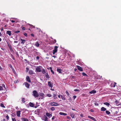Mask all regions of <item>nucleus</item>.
<instances>
[{"mask_svg": "<svg viewBox=\"0 0 121 121\" xmlns=\"http://www.w3.org/2000/svg\"><path fill=\"white\" fill-rule=\"evenodd\" d=\"M33 95L35 98L38 97L39 96V94L36 91L34 90L33 91Z\"/></svg>", "mask_w": 121, "mask_h": 121, "instance_id": "nucleus-1", "label": "nucleus"}, {"mask_svg": "<svg viewBox=\"0 0 121 121\" xmlns=\"http://www.w3.org/2000/svg\"><path fill=\"white\" fill-rule=\"evenodd\" d=\"M50 104L52 106H57L59 105V104L57 103L54 102H51L50 103Z\"/></svg>", "mask_w": 121, "mask_h": 121, "instance_id": "nucleus-2", "label": "nucleus"}, {"mask_svg": "<svg viewBox=\"0 0 121 121\" xmlns=\"http://www.w3.org/2000/svg\"><path fill=\"white\" fill-rule=\"evenodd\" d=\"M25 85V86L27 87V88H29V86L30 85V84H29L27 82H25L24 83L23 85Z\"/></svg>", "mask_w": 121, "mask_h": 121, "instance_id": "nucleus-3", "label": "nucleus"}, {"mask_svg": "<svg viewBox=\"0 0 121 121\" xmlns=\"http://www.w3.org/2000/svg\"><path fill=\"white\" fill-rule=\"evenodd\" d=\"M40 67H41V66H37V68L36 69V71L37 72H40L41 71V68Z\"/></svg>", "mask_w": 121, "mask_h": 121, "instance_id": "nucleus-4", "label": "nucleus"}, {"mask_svg": "<svg viewBox=\"0 0 121 121\" xmlns=\"http://www.w3.org/2000/svg\"><path fill=\"white\" fill-rule=\"evenodd\" d=\"M77 67L78 69L80 71H83V69L82 67H81L79 66L78 65L77 66Z\"/></svg>", "mask_w": 121, "mask_h": 121, "instance_id": "nucleus-5", "label": "nucleus"}, {"mask_svg": "<svg viewBox=\"0 0 121 121\" xmlns=\"http://www.w3.org/2000/svg\"><path fill=\"white\" fill-rule=\"evenodd\" d=\"M26 79L27 81L28 82H30L31 81H30V78H29V77L28 76H26Z\"/></svg>", "mask_w": 121, "mask_h": 121, "instance_id": "nucleus-6", "label": "nucleus"}, {"mask_svg": "<svg viewBox=\"0 0 121 121\" xmlns=\"http://www.w3.org/2000/svg\"><path fill=\"white\" fill-rule=\"evenodd\" d=\"M48 86L51 88H52L53 87V86L52 85L50 81L48 82Z\"/></svg>", "mask_w": 121, "mask_h": 121, "instance_id": "nucleus-7", "label": "nucleus"}, {"mask_svg": "<svg viewBox=\"0 0 121 121\" xmlns=\"http://www.w3.org/2000/svg\"><path fill=\"white\" fill-rule=\"evenodd\" d=\"M20 111H19L17 112V117H20Z\"/></svg>", "mask_w": 121, "mask_h": 121, "instance_id": "nucleus-8", "label": "nucleus"}, {"mask_svg": "<svg viewBox=\"0 0 121 121\" xmlns=\"http://www.w3.org/2000/svg\"><path fill=\"white\" fill-rule=\"evenodd\" d=\"M6 34H8L9 36H10L11 35V32L10 31L8 30L6 31Z\"/></svg>", "mask_w": 121, "mask_h": 121, "instance_id": "nucleus-9", "label": "nucleus"}, {"mask_svg": "<svg viewBox=\"0 0 121 121\" xmlns=\"http://www.w3.org/2000/svg\"><path fill=\"white\" fill-rule=\"evenodd\" d=\"M96 92V91L95 90H92L91 91H90L89 93L91 94H94Z\"/></svg>", "mask_w": 121, "mask_h": 121, "instance_id": "nucleus-10", "label": "nucleus"}, {"mask_svg": "<svg viewBox=\"0 0 121 121\" xmlns=\"http://www.w3.org/2000/svg\"><path fill=\"white\" fill-rule=\"evenodd\" d=\"M58 48L57 46H55L54 47V49L53 50V51H54L56 52L57 51V48Z\"/></svg>", "mask_w": 121, "mask_h": 121, "instance_id": "nucleus-11", "label": "nucleus"}, {"mask_svg": "<svg viewBox=\"0 0 121 121\" xmlns=\"http://www.w3.org/2000/svg\"><path fill=\"white\" fill-rule=\"evenodd\" d=\"M46 115L48 117H49L52 116V114L48 112H47L46 113Z\"/></svg>", "mask_w": 121, "mask_h": 121, "instance_id": "nucleus-12", "label": "nucleus"}, {"mask_svg": "<svg viewBox=\"0 0 121 121\" xmlns=\"http://www.w3.org/2000/svg\"><path fill=\"white\" fill-rule=\"evenodd\" d=\"M29 105L31 107H34V104L32 103H31V102H30L29 103Z\"/></svg>", "mask_w": 121, "mask_h": 121, "instance_id": "nucleus-13", "label": "nucleus"}, {"mask_svg": "<svg viewBox=\"0 0 121 121\" xmlns=\"http://www.w3.org/2000/svg\"><path fill=\"white\" fill-rule=\"evenodd\" d=\"M45 77L47 78L48 79L50 78V76L48 73H45Z\"/></svg>", "mask_w": 121, "mask_h": 121, "instance_id": "nucleus-14", "label": "nucleus"}, {"mask_svg": "<svg viewBox=\"0 0 121 121\" xmlns=\"http://www.w3.org/2000/svg\"><path fill=\"white\" fill-rule=\"evenodd\" d=\"M106 110V109L104 107H102L101 109V111H104Z\"/></svg>", "mask_w": 121, "mask_h": 121, "instance_id": "nucleus-15", "label": "nucleus"}, {"mask_svg": "<svg viewBox=\"0 0 121 121\" xmlns=\"http://www.w3.org/2000/svg\"><path fill=\"white\" fill-rule=\"evenodd\" d=\"M21 120L23 121H29L28 119L25 118H21Z\"/></svg>", "mask_w": 121, "mask_h": 121, "instance_id": "nucleus-16", "label": "nucleus"}, {"mask_svg": "<svg viewBox=\"0 0 121 121\" xmlns=\"http://www.w3.org/2000/svg\"><path fill=\"white\" fill-rule=\"evenodd\" d=\"M35 45L37 47H39V44L38 42H37L35 43Z\"/></svg>", "mask_w": 121, "mask_h": 121, "instance_id": "nucleus-17", "label": "nucleus"}, {"mask_svg": "<svg viewBox=\"0 0 121 121\" xmlns=\"http://www.w3.org/2000/svg\"><path fill=\"white\" fill-rule=\"evenodd\" d=\"M20 39L22 41L21 43L22 44H24L25 43V42L26 41V40H25L23 39Z\"/></svg>", "mask_w": 121, "mask_h": 121, "instance_id": "nucleus-18", "label": "nucleus"}, {"mask_svg": "<svg viewBox=\"0 0 121 121\" xmlns=\"http://www.w3.org/2000/svg\"><path fill=\"white\" fill-rule=\"evenodd\" d=\"M39 95L40 96H41L42 97H44V94L43 93H40Z\"/></svg>", "mask_w": 121, "mask_h": 121, "instance_id": "nucleus-19", "label": "nucleus"}, {"mask_svg": "<svg viewBox=\"0 0 121 121\" xmlns=\"http://www.w3.org/2000/svg\"><path fill=\"white\" fill-rule=\"evenodd\" d=\"M104 105H107L108 107H109V105H110V104L108 102H105L104 103Z\"/></svg>", "mask_w": 121, "mask_h": 121, "instance_id": "nucleus-20", "label": "nucleus"}, {"mask_svg": "<svg viewBox=\"0 0 121 121\" xmlns=\"http://www.w3.org/2000/svg\"><path fill=\"white\" fill-rule=\"evenodd\" d=\"M59 114L61 115H63L64 116H65L67 115V114L62 112H60L59 113Z\"/></svg>", "mask_w": 121, "mask_h": 121, "instance_id": "nucleus-21", "label": "nucleus"}, {"mask_svg": "<svg viewBox=\"0 0 121 121\" xmlns=\"http://www.w3.org/2000/svg\"><path fill=\"white\" fill-rule=\"evenodd\" d=\"M56 93L53 94L54 98V99H56L57 98V97H56Z\"/></svg>", "mask_w": 121, "mask_h": 121, "instance_id": "nucleus-22", "label": "nucleus"}, {"mask_svg": "<svg viewBox=\"0 0 121 121\" xmlns=\"http://www.w3.org/2000/svg\"><path fill=\"white\" fill-rule=\"evenodd\" d=\"M57 70L58 72L60 73H61L62 70L58 68L57 69Z\"/></svg>", "mask_w": 121, "mask_h": 121, "instance_id": "nucleus-23", "label": "nucleus"}, {"mask_svg": "<svg viewBox=\"0 0 121 121\" xmlns=\"http://www.w3.org/2000/svg\"><path fill=\"white\" fill-rule=\"evenodd\" d=\"M29 73L30 74H33V71L32 70H30Z\"/></svg>", "mask_w": 121, "mask_h": 121, "instance_id": "nucleus-24", "label": "nucleus"}, {"mask_svg": "<svg viewBox=\"0 0 121 121\" xmlns=\"http://www.w3.org/2000/svg\"><path fill=\"white\" fill-rule=\"evenodd\" d=\"M45 116L44 121H48V117Z\"/></svg>", "mask_w": 121, "mask_h": 121, "instance_id": "nucleus-25", "label": "nucleus"}, {"mask_svg": "<svg viewBox=\"0 0 121 121\" xmlns=\"http://www.w3.org/2000/svg\"><path fill=\"white\" fill-rule=\"evenodd\" d=\"M61 98L63 100H65V96H63L62 95H61Z\"/></svg>", "mask_w": 121, "mask_h": 121, "instance_id": "nucleus-26", "label": "nucleus"}, {"mask_svg": "<svg viewBox=\"0 0 121 121\" xmlns=\"http://www.w3.org/2000/svg\"><path fill=\"white\" fill-rule=\"evenodd\" d=\"M22 101L23 103H24L26 102L25 101V99L24 98H22Z\"/></svg>", "mask_w": 121, "mask_h": 121, "instance_id": "nucleus-27", "label": "nucleus"}, {"mask_svg": "<svg viewBox=\"0 0 121 121\" xmlns=\"http://www.w3.org/2000/svg\"><path fill=\"white\" fill-rule=\"evenodd\" d=\"M106 113L108 115H109L110 113V112L108 110L106 111Z\"/></svg>", "mask_w": 121, "mask_h": 121, "instance_id": "nucleus-28", "label": "nucleus"}, {"mask_svg": "<svg viewBox=\"0 0 121 121\" xmlns=\"http://www.w3.org/2000/svg\"><path fill=\"white\" fill-rule=\"evenodd\" d=\"M28 24L31 27H32V28H35V27L34 26L32 25H31V24Z\"/></svg>", "mask_w": 121, "mask_h": 121, "instance_id": "nucleus-29", "label": "nucleus"}, {"mask_svg": "<svg viewBox=\"0 0 121 121\" xmlns=\"http://www.w3.org/2000/svg\"><path fill=\"white\" fill-rule=\"evenodd\" d=\"M50 69L51 70V71L52 73V74H54V73L52 69V68H50Z\"/></svg>", "mask_w": 121, "mask_h": 121, "instance_id": "nucleus-30", "label": "nucleus"}, {"mask_svg": "<svg viewBox=\"0 0 121 121\" xmlns=\"http://www.w3.org/2000/svg\"><path fill=\"white\" fill-rule=\"evenodd\" d=\"M42 73L43 74H44L46 72L45 70L44 69H42L41 71Z\"/></svg>", "mask_w": 121, "mask_h": 121, "instance_id": "nucleus-31", "label": "nucleus"}, {"mask_svg": "<svg viewBox=\"0 0 121 121\" xmlns=\"http://www.w3.org/2000/svg\"><path fill=\"white\" fill-rule=\"evenodd\" d=\"M70 115L72 118H74V116L73 113H72Z\"/></svg>", "mask_w": 121, "mask_h": 121, "instance_id": "nucleus-32", "label": "nucleus"}, {"mask_svg": "<svg viewBox=\"0 0 121 121\" xmlns=\"http://www.w3.org/2000/svg\"><path fill=\"white\" fill-rule=\"evenodd\" d=\"M14 32L15 33H18L19 32H20V31L19 30H14Z\"/></svg>", "mask_w": 121, "mask_h": 121, "instance_id": "nucleus-33", "label": "nucleus"}, {"mask_svg": "<svg viewBox=\"0 0 121 121\" xmlns=\"http://www.w3.org/2000/svg\"><path fill=\"white\" fill-rule=\"evenodd\" d=\"M82 75L83 76H86L87 77L88 76L87 75L86 73H84V72L82 73Z\"/></svg>", "mask_w": 121, "mask_h": 121, "instance_id": "nucleus-34", "label": "nucleus"}, {"mask_svg": "<svg viewBox=\"0 0 121 121\" xmlns=\"http://www.w3.org/2000/svg\"><path fill=\"white\" fill-rule=\"evenodd\" d=\"M55 109V108L53 107H52L50 108L51 110L52 111H54Z\"/></svg>", "mask_w": 121, "mask_h": 121, "instance_id": "nucleus-35", "label": "nucleus"}, {"mask_svg": "<svg viewBox=\"0 0 121 121\" xmlns=\"http://www.w3.org/2000/svg\"><path fill=\"white\" fill-rule=\"evenodd\" d=\"M94 104H95V106H98L99 105L96 102H95L94 103Z\"/></svg>", "mask_w": 121, "mask_h": 121, "instance_id": "nucleus-36", "label": "nucleus"}, {"mask_svg": "<svg viewBox=\"0 0 121 121\" xmlns=\"http://www.w3.org/2000/svg\"><path fill=\"white\" fill-rule=\"evenodd\" d=\"M0 106L4 108H5V106H4V104L2 103L1 104Z\"/></svg>", "mask_w": 121, "mask_h": 121, "instance_id": "nucleus-37", "label": "nucleus"}, {"mask_svg": "<svg viewBox=\"0 0 121 121\" xmlns=\"http://www.w3.org/2000/svg\"><path fill=\"white\" fill-rule=\"evenodd\" d=\"M11 58H12L14 60H15V59L14 58V57L13 56V55L12 54H11Z\"/></svg>", "mask_w": 121, "mask_h": 121, "instance_id": "nucleus-38", "label": "nucleus"}, {"mask_svg": "<svg viewBox=\"0 0 121 121\" xmlns=\"http://www.w3.org/2000/svg\"><path fill=\"white\" fill-rule=\"evenodd\" d=\"M47 96L49 97H51L52 96V95L50 94H47Z\"/></svg>", "mask_w": 121, "mask_h": 121, "instance_id": "nucleus-39", "label": "nucleus"}, {"mask_svg": "<svg viewBox=\"0 0 121 121\" xmlns=\"http://www.w3.org/2000/svg\"><path fill=\"white\" fill-rule=\"evenodd\" d=\"M74 91H78L79 92L80 91V90H78L77 89H74Z\"/></svg>", "mask_w": 121, "mask_h": 121, "instance_id": "nucleus-40", "label": "nucleus"}, {"mask_svg": "<svg viewBox=\"0 0 121 121\" xmlns=\"http://www.w3.org/2000/svg\"><path fill=\"white\" fill-rule=\"evenodd\" d=\"M3 90V87L1 86H0V91H2Z\"/></svg>", "mask_w": 121, "mask_h": 121, "instance_id": "nucleus-41", "label": "nucleus"}, {"mask_svg": "<svg viewBox=\"0 0 121 121\" xmlns=\"http://www.w3.org/2000/svg\"><path fill=\"white\" fill-rule=\"evenodd\" d=\"M66 94L68 96H69V94L68 92L67 91H66Z\"/></svg>", "mask_w": 121, "mask_h": 121, "instance_id": "nucleus-42", "label": "nucleus"}, {"mask_svg": "<svg viewBox=\"0 0 121 121\" xmlns=\"http://www.w3.org/2000/svg\"><path fill=\"white\" fill-rule=\"evenodd\" d=\"M12 121H17L16 119L15 118H12Z\"/></svg>", "mask_w": 121, "mask_h": 121, "instance_id": "nucleus-43", "label": "nucleus"}, {"mask_svg": "<svg viewBox=\"0 0 121 121\" xmlns=\"http://www.w3.org/2000/svg\"><path fill=\"white\" fill-rule=\"evenodd\" d=\"M77 97L76 95H74L73 97V100H74Z\"/></svg>", "mask_w": 121, "mask_h": 121, "instance_id": "nucleus-44", "label": "nucleus"}, {"mask_svg": "<svg viewBox=\"0 0 121 121\" xmlns=\"http://www.w3.org/2000/svg\"><path fill=\"white\" fill-rule=\"evenodd\" d=\"M9 67L11 68H13L12 66L10 64H9Z\"/></svg>", "mask_w": 121, "mask_h": 121, "instance_id": "nucleus-45", "label": "nucleus"}, {"mask_svg": "<svg viewBox=\"0 0 121 121\" xmlns=\"http://www.w3.org/2000/svg\"><path fill=\"white\" fill-rule=\"evenodd\" d=\"M6 118H7V120H9V117L8 115H7V116H6Z\"/></svg>", "mask_w": 121, "mask_h": 121, "instance_id": "nucleus-46", "label": "nucleus"}, {"mask_svg": "<svg viewBox=\"0 0 121 121\" xmlns=\"http://www.w3.org/2000/svg\"><path fill=\"white\" fill-rule=\"evenodd\" d=\"M36 59L37 60H38L39 59V56H37L36 57Z\"/></svg>", "mask_w": 121, "mask_h": 121, "instance_id": "nucleus-47", "label": "nucleus"}, {"mask_svg": "<svg viewBox=\"0 0 121 121\" xmlns=\"http://www.w3.org/2000/svg\"><path fill=\"white\" fill-rule=\"evenodd\" d=\"M8 46H9V48L10 49V50L11 49H12L11 47V46H9V44L8 43Z\"/></svg>", "mask_w": 121, "mask_h": 121, "instance_id": "nucleus-48", "label": "nucleus"}, {"mask_svg": "<svg viewBox=\"0 0 121 121\" xmlns=\"http://www.w3.org/2000/svg\"><path fill=\"white\" fill-rule=\"evenodd\" d=\"M29 70V69L27 67L26 68V71H27V72Z\"/></svg>", "mask_w": 121, "mask_h": 121, "instance_id": "nucleus-49", "label": "nucleus"}, {"mask_svg": "<svg viewBox=\"0 0 121 121\" xmlns=\"http://www.w3.org/2000/svg\"><path fill=\"white\" fill-rule=\"evenodd\" d=\"M80 116L81 117H83L84 116H83V114L82 113L80 115Z\"/></svg>", "mask_w": 121, "mask_h": 121, "instance_id": "nucleus-50", "label": "nucleus"}, {"mask_svg": "<svg viewBox=\"0 0 121 121\" xmlns=\"http://www.w3.org/2000/svg\"><path fill=\"white\" fill-rule=\"evenodd\" d=\"M88 118H90L91 119V118L92 117H91V116H88Z\"/></svg>", "mask_w": 121, "mask_h": 121, "instance_id": "nucleus-51", "label": "nucleus"}, {"mask_svg": "<svg viewBox=\"0 0 121 121\" xmlns=\"http://www.w3.org/2000/svg\"><path fill=\"white\" fill-rule=\"evenodd\" d=\"M10 20L11 21V22L12 23H14V22H15V21H14V20Z\"/></svg>", "mask_w": 121, "mask_h": 121, "instance_id": "nucleus-52", "label": "nucleus"}, {"mask_svg": "<svg viewBox=\"0 0 121 121\" xmlns=\"http://www.w3.org/2000/svg\"><path fill=\"white\" fill-rule=\"evenodd\" d=\"M114 83V84H113V87H115V85H116V83L115 82Z\"/></svg>", "mask_w": 121, "mask_h": 121, "instance_id": "nucleus-53", "label": "nucleus"}, {"mask_svg": "<svg viewBox=\"0 0 121 121\" xmlns=\"http://www.w3.org/2000/svg\"><path fill=\"white\" fill-rule=\"evenodd\" d=\"M55 118V117L54 116H53L52 117V120H53Z\"/></svg>", "mask_w": 121, "mask_h": 121, "instance_id": "nucleus-54", "label": "nucleus"}, {"mask_svg": "<svg viewBox=\"0 0 121 121\" xmlns=\"http://www.w3.org/2000/svg\"><path fill=\"white\" fill-rule=\"evenodd\" d=\"M121 116H120V117H118L117 118H118V120L119 121H120V118H121Z\"/></svg>", "mask_w": 121, "mask_h": 121, "instance_id": "nucleus-55", "label": "nucleus"}, {"mask_svg": "<svg viewBox=\"0 0 121 121\" xmlns=\"http://www.w3.org/2000/svg\"><path fill=\"white\" fill-rule=\"evenodd\" d=\"M90 111L91 112H94V110L92 109H91Z\"/></svg>", "mask_w": 121, "mask_h": 121, "instance_id": "nucleus-56", "label": "nucleus"}, {"mask_svg": "<svg viewBox=\"0 0 121 121\" xmlns=\"http://www.w3.org/2000/svg\"><path fill=\"white\" fill-rule=\"evenodd\" d=\"M17 81H18V80H16V81H14V83H17Z\"/></svg>", "mask_w": 121, "mask_h": 121, "instance_id": "nucleus-57", "label": "nucleus"}, {"mask_svg": "<svg viewBox=\"0 0 121 121\" xmlns=\"http://www.w3.org/2000/svg\"><path fill=\"white\" fill-rule=\"evenodd\" d=\"M24 35L26 36H27V34L26 33H24Z\"/></svg>", "mask_w": 121, "mask_h": 121, "instance_id": "nucleus-58", "label": "nucleus"}, {"mask_svg": "<svg viewBox=\"0 0 121 121\" xmlns=\"http://www.w3.org/2000/svg\"><path fill=\"white\" fill-rule=\"evenodd\" d=\"M31 35L32 36H33V37H34V35L33 34H31Z\"/></svg>", "mask_w": 121, "mask_h": 121, "instance_id": "nucleus-59", "label": "nucleus"}, {"mask_svg": "<svg viewBox=\"0 0 121 121\" xmlns=\"http://www.w3.org/2000/svg\"><path fill=\"white\" fill-rule=\"evenodd\" d=\"M22 29L23 30H26V29L25 27H23L22 28Z\"/></svg>", "mask_w": 121, "mask_h": 121, "instance_id": "nucleus-60", "label": "nucleus"}, {"mask_svg": "<svg viewBox=\"0 0 121 121\" xmlns=\"http://www.w3.org/2000/svg\"><path fill=\"white\" fill-rule=\"evenodd\" d=\"M115 102L116 103H119V102L118 101L116 100L115 101Z\"/></svg>", "mask_w": 121, "mask_h": 121, "instance_id": "nucleus-61", "label": "nucleus"}, {"mask_svg": "<svg viewBox=\"0 0 121 121\" xmlns=\"http://www.w3.org/2000/svg\"><path fill=\"white\" fill-rule=\"evenodd\" d=\"M53 54H54L56 52H54V51H53Z\"/></svg>", "mask_w": 121, "mask_h": 121, "instance_id": "nucleus-62", "label": "nucleus"}, {"mask_svg": "<svg viewBox=\"0 0 121 121\" xmlns=\"http://www.w3.org/2000/svg\"><path fill=\"white\" fill-rule=\"evenodd\" d=\"M93 120L94 121H97V120L94 118Z\"/></svg>", "mask_w": 121, "mask_h": 121, "instance_id": "nucleus-63", "label": "nucleus"}, {"mask_svg": "<svg viewBox=\"0 0 121 121\" xmlns=\"http://www.w3.org/2000/svg\"><path fill=\"white\" fill-rule=\"evenodd\" d=\"M5 121V119H4L3 120H1V121Z\"/></svg>", "mask_w": 121, "mask_h": 121, "instance_id": "nucleus-64", "label": "nucleus"}]
</instances>
